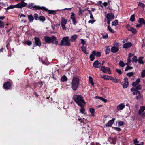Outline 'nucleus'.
I'll return each instance as SVG.
<instances>
[{
	"mask_svg": "<svg viewBox=\"0 0 145 145\" xmlns=\"http://www.w3.org/2000/svg\"><path fill=\"white\" fill-rule=\"evenodd\" d=\"M83 106H82L81 108L80 109V112L81 113H82L83 114H84V112L85 111V110H84V108L83 107Z\"/></svg>",
	"mask_w": 145,
	"mask_h": 145,
	"instance_id": "4d7b16f0",
	"label": "nucleus"
},
{
	"mask_svg": "<svg viewBox=\"0 0 145 145\" xmlns=\"http://www.w3.org/2000/svg\"><path fill=\"white\" fill-rule=\"evenodd\" d=\"M92 53L93 54L96 56L97 57H99L101 56V52L97 51H93L92 52Z\"/></svg>",
	"mask_w": 145,
	"mask_h": 145,
	"instance_id": "aec40b11",
	"label": "nucleus"
},
{
	"mask_svg": "<svg viewBox=\"0 0 145 145\" xmlns=\"http://www.w3.org/2000/svg\"><path fill=\"white\" fill-rule=\"evenodd\" d=\"M11 86L10 83L9 82H7L5 83L3 87L4 88L6 89H10Z\"/></svg>",
	"mask_w": 145,
	"mask_h": 145,
	"instance_id": "ddd939ff",
	"label": "nucleus"
},
{
	"mask_svg": "<svg viewBox=\"0 0 145 145\" xmlns=\"http://www.w3.org/2000/svg\"><path fill=\"white\" fill-rule=\"evenodd\" d=\"M70 19L72 20L74 25H75L77 23V22L76 20V18L75 16V14L74 13H71Z\"/></svg>",
	"mask_w": 145,
	"mask_h": 145,
	"instance_id": "1a4fd4ad",
	"label": "nucleus"
},
{
	"mask_svg": "<svg viewBox=\"0 0 145 145\" xmlns=\"http://www.w3.org/2000/svg\"><path fill=\"white\" fill-rule=\"evenodd\" d=\"M47 10H44L45 11H48L49 14H52L53 15H55L56 14L55 11L53 10H49L46 8Z\"/></svg>",
	"mask_w": 145,
	"mask_h": 145,
	"instance_id": "c756f323",
	"label": "nucleus"
},
{
	"mask_svg": "<svg viewBox=\"0 0 145 145\" xmlns=\"http://www.w3.org/2000/svg\"><path fill=\"white\" fill-rule=\"evenodd\" d=\"M81 49L86 54H87L88 53L86 52V47H84V46L81 47Z\"/></svg>",
	"mask_w": 145,
	"mask_h": 145,
	"instance_id": "58836bf2",
	"label": "nucleus"
},
{
	"mask_svg": "<svg viewBox=\"0 0 145 145\" xmlns=\"http://www.w3.org/2000/svg\"><path fill=\"white\" fill-rule=\"evenodd\" d=\"M25 7H27L33 10H47L46 8L44 6H40L38 5H34L33 3H30L27 4L26 3Z\"/></svg>",
	"mask_w": 145,
	"mask_h": 145,
	"instance_id": "f257e3e1",
	"label": "nucleus"
},
{
	"mask_svg": "<svg viewBox=\"0 0 145 145\" xmlns=\"http://www.w3.org/2000/svg\"><path fill=\"white\" fill-rule=\"evenodd\" d=\"M133 67H130L129 66H127V67H126V69H125V71H127L129 70H130L132 69Z\"/></svg>",
	"mask_w": 145,
	"mask_h": 145,
	"instance_id": "6e6d98bb",
	"label": "nucleus"
},
{
	"mask_svg": "<svg viewBox=\"0 0 145 145\" xmlns=\"http://www.w3.org/2000/svg\"><path fill=\"white\" fill-rule=\"evenodd\" d=\"M97 3L99 4L100 6L102 7H103L104 6L105 7L107 5V4L106 2L103 3L101 1L98 2Z\"/></svg>",
	"mask_w": 145,
	"mask_h": 145,
	"instance_id": "4be33fe9",
	"label": "nucleus"
},
{
	"mask_svg": "<svg viewBox=\"0 0 145 145\" xmlns=\"http://www.w3.org/2000/svg\"><path fill=\"white\" fill-rule=\"evenodd\" d=\"M139 92V91H137V90H134V91H133V94L135 95H136L138 92Z\"/></svg>",
	"mask_w": 145,
	"mask_h": 145,
	"instance_id": "bf43d9fd",
	"label": "nucleus"
},
{
	"mask_svg": "<svg viewBox=\"0 0 145 145\" xmlns=\"http://www.w3.org/2000/svg\"><path fill=\"white\" fill-rule=\"evenodd\" d=\"M65 24H61V26L62 27V29L63 30L66 29V27H65Z\"/></svg>",
	"mask_w": 145,
	"mask_h": 145,
	"instance_id": "0e129e2a",
	"label": "nucleus"
},
{
	"mask_svg": "<svg viewBox=\"0 0 145 145\" xmlns=\"http://www.w3.org/2000/svg\"><path fill=\"white\" fill-rule=\"evenodd\" d=\"M133 73L132 72H130L128 73H127V75L129 77H130L131 76H132L133 75Z\"/></svg>",
	"mask_w": 145,
	"mask_h": 145,
	"instance_id": "3c124183",
	"label": "nucleus"
},
{
	"mask_svg": "<svg viewBox=\"0 0 145 145\" xmlns=\"http://www.w3.org/2000/svg\"><path fill=\"white\" fill-rule=\"evenodd\" d=\"M34 19L35 20H39V16L37 14L35 13L33 15Z\"/></svg>",
	"mask_w": 145,
	"mask_h": 145,
	"instance_id": "ea45409f",
	"label": "nucleus"
},
{
	"mask_svg": "<svg viewBox=\"0 0 145 145\" xmlns=\"http://www.w3.org/2000/svg\"><path fill=\"white\" fill-rule=\"evenodd\" d=\"M123 88H127L128 85L129 83L128 82V79L127 78L125 77L124 80V82L122 83Z\"/></svg>",
	"mask_w": 145,
	"mask_h": 145,
	"instance_id": "9b49d317",
	"label": "nucleus"
},
{
	"mask_svg": "<svg viewBox=\"0 0 145 145\" xmlns=\"http://www.w3.org/2000/svg\"><path fill=\"white\" fill-rule=\"evenodd\" d=\"M73 98L78 105L81 107L83 106V104H85L83 97L80 95H74Z\"/></svg>",
	"mask_w": 145,
	"mask_h": 145,
	"instance_id": "f03ea898",
	"label": "nucleus"
},
{
	"mask_svg": "<svg viewBox=\"0 0 145 145\" xmlns=\"http://www.w3.org/2000/svg\"><path fill=\"white\" fill-rule=\"evenodd\" d=\"M4 23L2 21L0 20V28H3L4 27Z\"/></svg>",
	"mask_w": 145,
	"mask_h": 145,
	"instance_id": "c03bdc74",
	"label": "nucleus"
},
{
	"mask_svg": "<svg viewBox=\"0 0 145 145\" xmlns=\"http://www.w3.org/2000/svg\"><path fill=\"white\" fill-rule=\"evenodd\" d=\"M84 10H82L81 9H80L79 11H78V14H81L82 12H84Z\"/></svg>",
	"mask_w": 145,
	"mask_h": 145,
	"instance_id": "774afa93",
	"label": "nucleus"
},
{
	"mask_svg": "<svg viewBox=\"0 0 145 145\" xmlns=\"http://www.w3.org/2000/svg\"><path fill=\"white\" fill-rule=\"evenodd\" d=\"M109 79H111L114 83H116L118 82L119 80L116 78L109 77Z\"/></svg>",
	"mask_w": 145,
	"mask_h": 145,
	"instance_id": "cd10ccee",
	"label": "nucleus"
},
{
	"mask_svg": "<svg viewBox=\"0 0 145 145\" xmlns=\"http://www.w3.org/2000/svg\"><path fill=\"white\" fill-rule=\"evenodd\" d=\"M28 18L30 22H32L34 20L33 16L32 15H28Z\"/></svg>",
	"mask_w": 145,
	"mask_h": 145,
	"instance_id": "b1692460",
	"label": "nucleus"
},
{
	"mask_svg": "<svg viewBox=\"0 0 145 145\" xmlns=\"http://www.w3.org/2000/svg\"><path fill=\"white\" fill-rule=\"evenodd\" d=\"M95 20H94L93 19L91 20H90L88 21V23H91V24H93L95 22Z\"/></svg>",
	"mask_w": 145,
	"mask_h": 145,
	"instance_id": "338daca9",
	"label": "nucleus"
},
{
	"mask_svg": "<svg viewBox=\"0 0 145 145\" xmlns=\"http://www.w3.org/2000/svg\"><path fill=\"white\" fill-rule=\"evenodd\" d=\"M119 65L120 66L123 67L125 66V64L124 63L123 61L120 60L119 63Z\"/></svg>",
	"mask_w": 145,
	"mask_h": 145,
	"instance_id": "72a5a7b5",
	"label": "nucleus"
},
{
	"mask_svg": "<svg viewBox=\"0 0 145 145\" xmlns=\"http://www.w3.org/2000/svg\"><path fill=\"white\" fill-rule=\"evenodd\" d=\"M116 71L120 74H122V72L120 70L116 69Z\"/></svg>",
	"mask_w": 145,
	"mask_h": 145,
	"instance_id": "e2e57ef3",
	"label": "nucleus"
},
{
	"mask_svg": "<svg viewBox=\"0 0 145 145\" xmlns=\"http://www.w3.org/2000/svg\"><path fill=\"white\" fill-rule=\"evenodd\" d=\"M115 120V118H113L111 120H109V126L110 125H111L113 123Z\"/></svg>",
	"mask_w": 145,
	"mask_h": 145,
	"instance_id": "de8ad7c7",
	"label": "nucleus"
},
{
	"mask_svg": "<svg viewBox=\"0 0 145 145\" xmlns=\"http://www.w3.org/2000/svg\"><path fill=\"white\" fill-rule=\"evenodd\" d=\"M138 61L136 56H134L132 59V62H137Z\"/></svg>",
	"mask_w": 145,
	"mask_h": 145,
	"instance_id": "f704fd0d",
	"label": "nucleus"
},
{
	"mask_svg": "<svg viewBox=\"0 0 145 145\" xmlns=\"http://www.w3.org/2000/svg\"><path fill=\"white\" fill-rule=\"evenodd\" d=\"M35 43L36 45L40 46L41 45V43L40 41L39 38L37 37H35L34 38Z\"/></svg>",
	"mask_w": 145,
	"mask_h": 145,
	"instance_id": "4468645a",
	"label": "nucleus"
},
{
	"mask_svg": "<svg viewBox=\"0 0 145 145\" xmlns=\"http://www.w3.org/2000/svg\"><path fill=\"white\" fill-rule=\"evenodd\" d=\"M67 22V19H65L64 17L61 18V24H66Z\"/></svg>",
	"mask_w": 145,
	"mask_h": 145,
	"instance_id": "5701e85b",
	"label": "nucleus"
},
{
	"mask_svg": "<svg viewBox=\"0 0 145 145\" xmlns=\"http://www.w3.org/2000/svg\"><path fill=\"white\" fill-rule=\"evenodd\" d=\"M125 105L123 103H121L118 105L117 106V109L118 110H123L124 108Z\"/></svg>",
	"mask_w": 145,
	"mask_h": 145,
	"instance_id": "f3484780",
	"label": "nucleus"
},
{
	"mask_svg": "<svg viewBox=\"0 0 145 145\" xmlns=\"http://www.w3.org/2000/svg\"><path fill=\"white\" fill-rule=\"evenodd\" d=\"M118 24V20H116L113 21L112 23V26H116Z\"/></svg>",
	"mask_w": 145,
	"mask_h": 145,
	"instance_id": "c9c22d12",
	"label": "nucleus"
},
{
	"mask_svg": "<svg viewBox=\"0 0 145 145\" xmlns=\"http://www.w3.org/2000/svg\"><path fill=\"white\" fill-rule=\"evenodd\" d=\"M143 58V57H140L139 58V59L138 60V62L141 64H143L144 63L142 61V59Z\"/></svg>",
	"mask_w": 145,
	"mask_h": 145,
	"instance_id": "a18cd8bd",
	"label": "nucleus"
},
{
	"mask_svg": "<svg viewBox=\"0 0 145 145\" xmlns=\"http://www.w3.org/2000/svg\"><path fill=\"white\" fill-rule=\"evenodd\" d=\"M119 48L118 47H116L115 46L112 47L111 48V52L113 53H116L118 50Z\"/></svg>",
	"mask_w": 145,
	"mask_h": 145,
	"instance_id": "a211bd4d",
	"label": "nucleus"
},
{
	"mask_svg": "<svg viewBox=\"0 0 145 145\" xmlns=\"http://www.w3.org/2000/svg\"><path fill=\"white\" fill-rule=\"evenodd\" d=\"M136 99H140L141 98V96L140 95V92L139 91L137 94L136 95Z\"/></svg>",
	"mask_w": 145,
	"mask_h": 145,
	"instance_id": "2f4dec72",
	"label": "nucleus"
},
{
	"mask_svg": "<svg viewBox=\"0 0 145 145\" xmlns=\"http://www.w3.org/2000/svg\"><path fill=\"white\" fill-rule=\"evenodd\" d=\"M25 44H27L29 46H30L32 42L31 41L29 40H28L27 41L26 43H25Z\"/></svg>",
	"mask_w": 145,
	"mask_h": 145,
	"instance_id": "052dcab7",
	"label": "nucleus"
},
{
	"mask_svg": "<svg viewBox=\"0 0 145 145\" xmlns=\"http://www.w3.org/2000/svg\"><path fill=\"white\" fill-rule=\"evenodd\" d=\"M105 51L106 52V54H108L109 53V49H108V46H106L105 47Z\"/></svg>",
	"mask_w": 145,
	"mask_h": 145,
	"instance_id": "8fccbe9b",
	"label": "nucleus"
},
{
	"mask_svg": "<svg viewBox=\"0 0 145 145\" xmlns=\"http://www.w3.org/2000/svg\"><path fill=\"white\" fill-rule=\"evenodd\" d=\"M93 67L95 68H99L101 66V63L97 60L95 61L93 63Z\"/></svg>",
	"mask_w": 145,
	"mask_h": 145,
	"instance_id": "2eb2a0df",
	"label": "nucleus"
},
{
	"mask_svg": "<svg viewBox=\"0 0 145 145\" xmlns=\"http://www.w3.org/2000/svg\"><path fill=\"white\" fill-rule=\"evenodd\" d=\"M138 6H139L140 7H142L143 9L144 8L145 6V5L144 4L140 2L138 3Z\"/></svg>",
	"mask_w": 145,
	"mask_h": 145,
	"instance_id": "79ce46f5",
	"label": "nucleus"
},
{
	"mask_svg": "<svg viewBox=\"0 0 145 145\" xmlns=\"http://www.w3.org/2000/svg\"><path fill=\"white\" fill-rule=\"evenodd\" d=\"M77 38V35L76 34H75L72 35L71 37V38L70 39V40L72 41L73 42Z\"/></svg>",
	"mask_w": 145,
	"mask_h": 145,
	"instance_id": "393cba45",
	"label": "nucleus"
},
{
	"mask_svg": "<svg viewBox=\"0 0 145 145\" xmlns=\"http://www.w3.org/2000/svg\"><path fill=\"white\" fill-rule=\"evenodd\" d=\"M145 110V107L144 106H141L138 111V114H141V113L143 112Z\"/></svg>",
	"mask_w": 145,
	"mask_h": 145,
	"instance_id": "bb28decb",
	"label": "nucleus"
},
{
	"mask_svg": "<svg viewBox=\"0 0 145 145\" xmlns=\"http://www.w3.org/2000/svg\"><path fill=\"white\" fill-rule=\"evenodd\" d=\"M114 18V14L112 13H109V24L110 21L112 20Z\"/></svg>",
	"mask_w": 145,
	"mask_h": 145,
	"instance_id": "a878e982",
	"label": "nucleus"
},
{
	"mask_svg": "<svg viewBox=\"0 0 145 145\" xmlns=\"http://www.w3.org/2000/svg\"><path fill=\"white\" fill-rule=\"evenodd\" d=\"M142 86L138 84L137 86H135L133 87L131 89L132 92L134 91V90H140L141 89Z\"/></svg>",
	"mask_w": 145,
	"mask_h": 145,
	"instance_id": "f8f14e48",
	"label": "nucleus"
},
{
	"mask_svg": "<svg viewBox=\"0 0 145 145\" xmlns=\"http://www.w3.org/2000/svg\"><path fill=\"white\" fill-rule=\"evenodd\" d=\"M132 45L131 42H128L124 44L123 45V47L124 48H129Z\"/></svg>",
	"mask_w": 145,
	"mask_h": 145,
	"instance_id": "6ab92c4d",
	"label": "nucleus"
},
{
	"mask_svg": "<svg viewBox=\"0 0 145 145\" xmlns=\"http://www.w3.org/2000/svg\"><path fill=\"white\" fill-rule=\"evenodd\" d=\"M79 82V79L78 77L74 76L72 79L71 84V88L73 90L76 91L77 89Z\"/></svg>",
	"mask_w": 145,
	"mask_h": 145,
	"instance_id": "7ed1b4c3",
	"label": "nucleus"
},
{
	"mask_svg": "<svg viewBox=\"0 0 145 145\" xmlns=\"http://www.w3.org/2000/svg\"><path fill=\"white\" fill-rule=\"evenodd\" d=\"M133 142L135 145V144L139 143V141L137 140V139H135L133 140Z\"/></svg>",
	"mask_w": 145,
	"mask_h": 145,
	"instance_id": "680f3d73",
	"label": "nucleus"
},
{
	"mask_svg": "<svg viewBox=\"0 0 145 145\" xmlns=\"http://www.w3.org/2000/svg\"><path fill=\"white\" fill-rule=\"evenodd\" d=\"M108 34L106 33H104L102 36L103 38L104 39H106L108 38Z\"/></svg>",
	"mask_w": 145,
	"mask_h": 145,
	"instance_id": "864d4df0",
	"label": "nucleus"
},
{
	"mask_svg": "<svg viewBox=\"0 0 145 145\" xmlns=\"http://www.w3.org/2000/svg\"><path fill=\"white\" fill-rule=\"evenodd\" d=\"M140 81V78L137 79L135 82H134L132 83V86H136L137 85H138Z\"/></svg>",
	"mask_w": 145,
	"mask_h": 145,
	"instance_id": "412c9836",
	"label": "nucleus"
},
{
	"mask_svg": "<svg viewBox=\"0 0 145 145\" xmlns=\"http://www.w3.org/2000/svg\"><path fill=\"white\" fill-rule=\"evenodd\" d=\"M89 80L90 83L93 86H94V83L92 78L91 76L89 77Z\"/></svg>",
	"mask_w": 145,
	"mask_h": 145,
	"instance_id": "4c0bfd02",
	"label": "nucleus"
},
{
	"mask_svg": "<svg viewBox=\"0 0 145 145\" xmlns=\"http://www.w3.org/2000/svg\"><path fill=\"white\" fill-rule=\"evenodd\" d=\"M26 3L22 2V3H18L14 5H10L8 7L10 9H13L14 8L20 9L23 7H25L26 6Z\"/></svg>",
	"mask_w": 145,
	"mask_h": 145,
	"instance_id": "423d86ee",
	"label": "nucleus"
},
{
	"mask_svg": "<svg viewBox=\"0 0 145 145\" xmlns=\"http://www.w3.org/2000/svg\"><path fill=\"white\" fill-rule=\"evenodd\" d=\"M107 12H105V14H106L105 15L106 17L107 18V19H105L104 21V22L105 23V24L104 25L106 26L107 25V28L108 29H109V13L107 14Z\"/></svg>",
	"mask_w": 145,
	"mask_h": 145,
	"instance_id": "0eeeda50",
	"label": "nucleus"
},
{
	"mask_svg": "<svg viewBox=\"0 0 145 145\" xmlns=\"http://www.w3.org/2000/svg\"><path fill=\"white\" fill-rule=\"evenodd\" d=\"M67 77L65 75H63L61 77V81H62L65 82L67 81Z\"/></svg>",
	"mask_w": 145,
	"mask_h": 145,
	"instance_id": "473e14b6",
	"label": "nucleus"
},
{
	"mask_svg": "<svg viewBox=\"0 0 145 145\" xmlns=\"http://www.w3.org/2000/svg\"><path fill=\"white\" fill-rule=\"evenodd\" d=\"M70 41L68 37H65L62 38L60 45L63 46H70L71 45Z\"/></svg>",
	"mask_w": 145,
	"mask_h": 145,
	"instance_id": "39448f33",
	"label": "nucleus"
},
{
	"mask_svg": "<svg viewBox=\"0 0 145 145\" xmlns=\"http://www.w3.org/2000/svg\"><path fill=\"white\" fill-rule=\"evenodd\" d=\"M118 125L119 126H122L124 125V123L121 121H119L118 122Z\"/></svg>",
	"mask_w": 145,
	"mask_h": 145,
	"instance_id": "09e8293b",
	"label": "nucleus"
},
{
	"mask_svg": "<svg viewBox=\"0 0 145 145\" xmlns=\"http://www.w3.org/2000/svg\"><path fill=\"white\" fill-rule=\"evenodd\" d=\"M126 27L129 31H130L133 34H135L136 33L137 31L136 29H134L132 27H131L129 25H127Z\"/></svg>",
	"mask_w": 145,
	"mask_h": 145,
	"instance_id": "9d476101",
	"label": "nucleus"
},
{
	"mask_svg": "<svg viewBox=\"0 0 145 145\" xmlns=\"http://www.w3.org/2000/svg\"><path fill=\"white\" fill-rule=\"evenodd\" d=\"M39 20H40V21L44 22V21H45L46 19L45 17L44 16H42L39 17Z\"/></svg>",
	"mask_w": 145,
	"mask_h": 145,
	"instance_id": "e433bc0d",
	"label": "nucleus"
},
{
	"mask_svg": "<svg viewBox=\"0 0 145 145\" xmlns=\"http://www.w3.org/2000/svg\"><path fill=\"white\" fill-rule=\"evenodd\" d=\"M81 43L83 44V45L85 44L86 42L83 39H81Z\"/></svg>",
	"mask_w": 145,
	"mask_h": 145,
	"instance_id": "69168bd1",
	"label": "nucleus"
},
{
	"mask_svg": "<svg viewBox=\"0 0 145 145\" xmlns=\"http://www.w3.org/2000/svg\"><path fill=\"white\" fill-rule=\"evenodd\" d=\"M109 32H110L112 33H115V31L113 29H112V28L109 27Z\"/></svg>",
	"mask_w": 145,
	"mask_h": 145,
	"instance_id": "13d9d810",
	"label": "nucleus"
},
{
	"mask_svg": "<svg viewBox=\"0 0 145 145\" xmlns=\"http://www.w3.org/2000/svg\"><path fill=\"white\" fill-rule=\"evenodd\" d=\"M95 97L96 98H98L101 100L102 101L105 103L107 101V100L106 99L103 98L102 97H100L96 96Z\"/></svg>",
	"mask_w": 145,
	"mask_h": 145,
	"instance_id": "7c9ffc66",
	"label": "nucleus"
},
{
	"mask_svg": "<svg viewBox=\"0 0 145 145\" xmlns=\"http://www.w3.org/2000/svg\"><path fill=\"white\" fill-rule=\"evenodd\" d=\"M102 78H104V79L106 80H109V77L108 76L106 75H105L103 76H101Z\"/></svg>",
	"mask_w": 145,
	"mask_h": 145,
	"instance_id": "603ef678",
	"label": "nucleus"
},
{
	"mask_svg": "<svg viewBox=\"0 0 145 145\" xmlns=\"http://www.w3.org/2000/svg\"><path fill=\"white\" fill-rule=\"evenodd\" d=\"M138 22L141 24H145V21L142 18H140L138 20Z\"/></svg>",
	"mask_w": 145,
	"mask_h": 145,
	"instance_id": "c85d7f7f",
	"label": "nucleus"
},
{
	"mask_svg": "<svg viewBox=\"0 0 145 145\" xmlns=\"http://www.w3.org/2000/svg\"><path fill=\"white\" fill-rule=\"evenodd\" d=\"M129 20L132 22L135 21V15L134 14H133L131 16Z\"/></svg>",
	"mask_w": 145,
	"mask_h": 145,
	"instance_id": "49530a36",
	"label": "nucleus"
},
{
	"mask_svg": "<svg viewBox=\"0 0 145 145\" xmlns=\"http://www.w3.org/2000/svg\"><path fill=\"white\" fill-rule=\"evenodd\" d=\"M100 70L102 71L104 73H106L109 71V68L108 67H105L104 66H102L100 68Z\"/></svg>",
	"mask_w": 145,
	"mask_h": 145,
	"instance_id": "dca6fc26",
	"label": "nucleus"
},
{
	"mask_svg": "<svg viewBox=\"0 0 145 145\" xmlns=\"http://www.w3.org/2000/svg\"><path fill=\"white\" fill-rule=\"evenodd\" d=\"M141 77L142 78H144L145 76V70L141 72Z\"/></svg>",
	"mask_w": 145,
	"mask_h": 145,
	"instance_id": "5fc2aeb1",
	"label": "nucleus"
},
{
	"mask_svg": "<svg viewBox=\"0 0 145 145\" xmlns=\"http://www.w3.org/2000/svg\"><path fill=\"white\" fill-rule=\"evenodd\" d=\"M94 54L92 53L90 55V58L91 61H93L95 59Z\"/></svg>",
	"mask_w": 145,
	"mask_h": 145,
	"instance_id": "a19ab883",
	"label": "nucleus"
},
{
	"mask_svg": "<svg viewBox=\"0 0 145 145\" xmlns=\"http://www.w3.org/2000/svg\"><path fill=\"white\" fill-rule=\"evenodd\" d=\"M90 112L92 114V116H94V113L95 112V110L94 109L92 108H90Z\"/></svg>",
	"mask_w": 145,
	"mask_h": 145,
	"instance_id": "37998d69",
	"label": "nucleus"
},
{
	"mask_svg": "<svg viewBox=\"0 0 145 145\" xmlns=\"http://www.w3.org/2000/svg\"><path fill=\"white\" fill-rule=\"evenodd\" d=\"M70 19L72 20L74 25H75L77 23V22L76 20V18L75 16V14L74 13H71Z\"/></svg>",
	"mask_w": 145,
	"mask_h": 145,
	"instance_id": "6e6552de",
	"label": "nucleus"
},
{
	"mask_svg": "<svg viewBox=\"0 0 145 145\" xmlns=\"http://www.w3.org/2000/svg\"><path fill=\"white\" fill-rule=\"evenodd\" d=\"M44 39L45 41L49 43H52L57 45L58 43V41L56 40L57 39L56 37L54 36L50 37L48 36H44Z\"/></svg>",
	"mask_w": 145,
	"mask_h": 145,
	"instance_id": "20e7f679",
	"label": "nucleus"
}]
</instances>
